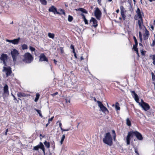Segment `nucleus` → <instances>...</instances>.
<instances>
[{
    "mask_svg": "<svg viewBox=\"0 0 155 155\" xmlns=\"http://www.w3.org/2000/svg\"><path fill=\"white\" fill-rule=\"evenodd\" d=\"M104 143L109 146H111L113 144V139L110 133L108 132L104 134V138L103 140Z\"/></svg>",
    "mask_w": 155,
    "mask_h": 155,
    "instance_id": "nucleus-1",
    "label": "nucleus"
},
{
    "mask_svg": "<svg viewBox=\"0 0 155 155\" xmlns=\"http://www.w3.org/2000/svg\"><path fill=\"white\" fill-rule=\"evenodd\" d=\"M23 57L22 61L25 63H30L32 61L33 59L32 55L28 52L25 53Z\"/></svg>",
    "mask_w": 155,
    "mask_h": 155,
    "instance_id": "nucleus-2",
    "label": "nucleus"
},
{
    "mask_svg": "<svg viewBox=\"0 0 155 155\" xmlns=\"http://www.w3.org/2000/svg\"><path fill=\"white\" fill-rule=\"evenodd\" d=\"M137 131H131L128 132L126 137V143L127 145H129L130 144V138H132L134 136H136Z\"/></svg>",
    "mask_w": 155,
    "mask_h": 155,
    "instance_id": "nucleus-3",
    "label": "nucleus"
},
{
    "mask_svg": "<svg viewBox=\"0 0 155 155\" xmlns=\"http://www.w3.org/2000/svg\"><path fill=\"white\" fill-rule=\"evenodd\" d=\"M11 54L14 63L16 61L17 57L19 54L18 51L16 49H13L11 52Z\"/></svg>",
    "mask_w": 155,
    "mask_h": 155,
    "instance_id": "nucleus-4",
    "label": "nucleus"
},
{
    "mask_svg": "<svg viewBox=\"0 0 155 155\" xmlns=\"http://www.w3.org/2000/svg\"><path fill=\"white\" fill-rule=\"evenodd\" d=\"M139 105L145 111L148 110L150 108L149 105L147 103L144 102L142 99H141V102L139 103Z\"/></svg>",
    "mask_w": 155,
    "mask_h": 155,
    "instance_id": "nucleus-5",
    "label": "nucleus"
},
{
    "mask_svg": "<svg viewBox=\"0 0 155 155\" xmlns=\"http://www.w3.org/2000/svg\"><path fill=\"white\" fill-rule=\"evenodd\" d=\"M97 102L98 104V106L99 107L100 109L102 112L105 113H109V111L107 109L104 107L102 103L99 101H97Z\"/></svg>",
    "mask_w": 155,
    "mask_h": 155,
    "instance_id": "nucleus-6",
    "label": "nucleus"
},
{
    "mask_svg": "<svg viewBox=\"0 0 155 155\" xmlns=\"http://www.w3.org/2000/svg\"><path fill=\"white\" fill-rule=\"evenodd\" d=\"M39 148L41 149L42 150L44 155H45V153L44 147L42 143L41 142H40L39 144H38L37 146L34 147L33 150H38Z\"/></svg>",
    "mask_w": 155,
    "mask_h": 155,
    "instance_id": "nucleus-7",
    "label": "nucleus"
},
{
    "mask_svg": "<svg viewBox=\"0 0 155 155\" xmlns=\"http://www.w3.org/2000/svg\"><path fill=\"white\" fill-rule=\"evenodd\" d=\"M101 12L98 8H96L94 12V15L97 20H100L101 17Z\"/></svg>",
    "mask_w": 155,
    "mask_h": 155,
    "instance_id": "nucleus-8",
    "label": "nucleus"
},
{
    "mask_svg": "<svg viewBox=\"0 0 155 155\" xmlns=\"http://www.w3.org/2000/svg\"><path fill=\"white\" fill-rule=\"evenodd\" d=\"M130 91L131 93L132 97L134 98L136 102L138 103L139 104L140 103L139 102V97L135 93V91Z\"/></svg>",
    "mask_w": 155,
    "mask_h": 155,
    "instance_id": "nucleus-9",
    "label": "nucleus"
},
{
    "mask_svg": "<svg viewBox=\"0 0 155 155\" xmlns=\"http://www.w3.org/2000/svg\"><path fill=\"white\" fill-rule=\"evenodd\" d=\"M3 71L6 72L7 76H9L12 73L11 68L10 67H3Z\"/></svg>",
    "mask_w": 155,
    "mask_h": 155,
    "instance_id": "nucleus-10",
    "label": "nucleus"
},
{
    "mask_svg": "<svg viewBox=\"0 0 155 155\" xmlns=\"http://www.w3.org/2000/svg\"><path fill=\"white\" fill-rule=\"evenodd\" d=\"M8 89V85L6 84L4 87V92L3 94V97H5V95H9V93Z\"/></svg>",
    "mask_w": 155,
    "mask_h": 155,
    "instance_id": "nucleus-11",
    "label": "nucleus"
},
{
    "mask_svg": "<svg viewBox=\"0 0 155 155\" xmlns=\"http://www.w3.org/2000/svg\"><path fill=\"white\" fill-rule=\"evenodd\" d=\"M39 58V61H48V58H46L45 55L44 54H41L40 55Z\"/></svg>",
    "mask_w": 155,
    "mask_h": 155,
    "instance_id": "nucleus-12",
    "label": "nucleus"
},
{
    "mask_svg": "<svg viewBox=\"0 0 155 155\" xmlns=\"http://www.w3.org/2000/svg\"><path fill=\"white\" fill-rule=\"evenodd\" d=\"M48 11L49 12H53L54 14H56L57 12V9L54 6H52L49 8Z\"/></svg>",
    "mask_w": 155,
    "mask_h": 155,
    "instance_id": "nucleus-13",
    "label": "nucleus"
},
{
    "mask_svg": "<svg viewBox=\"0 0 155 155\" xmlns=\"http://www.w3.org/2000/svg\"><path fill=\"white\" fill-rule=\"evenodd\" d=\"M136 13L137 15V17L138 18H142V14H143L142 12H141L139 8L137 9L136 11Z\"/></svg>",
    "mask_w": 155,
    "mask_h": 155,
    "instance_id": "nucleus-14",
    "label": "nucleus"
},
{
    "mask_svg": "<svg viewBox=\"0 0 155 155\" xmlns=\"http://www.w3.org/2000/svg\"><path fill=\"white\" fill-rule=\"evenodd\" d=\"M93 22V26L94 28H96L97 26V24L96 20L95 18L92 17L90 20V22Z\"/></svg>",
    "mask_w": 155,
    "mask_h": 155,
    "instance_id": "nucleus-15",
    "label": "nucleus"
},
{
    "mask_svg": "<svg viewBox=\"0 0 155 155\" xmlns=\"http://www.w3.org/2000/svg\"><path fill=\"white\" fill-rule=\"evenodd\" d=\"M137 139L140 140H142L143 137L141 134L138 131H137L136 136Z\"/></svg>",
    "mask_w": 155,
    "mask_h": 155,
    "instance_id": "nucleus-16",
    "label": "nucleus"
},
{
    "mask_svg": "<svg viewBox=\"0 0 155 155\" xmlns=\"http://www.w3.org/2000/svg\"><path fill=\"white\" fill-rule=\"evenodd\" d=\"M145 33L143 34V37L144 40H147L148 38L149 35V31L146 29L145 31Z\"/></svg>",
    "mask_w": 155,
    "mask_h": 155,
    "instance_id": "nucleus-17",
    "label": "nucleus"
},
{
    "mask_svg": "<svg viewBox=\"0 0 155 155\" xmlns=\"http://www.w3.org/2000/svg\"><path fill=\"white\" fill-rule=\"evenodd\" d=\"M7 54H2L0 59L1 60L3 61L4 64L5 63V60L7 58Z\"/></svg>",
    "mask_w": 155,
    "mask_h": 155,
    "instance_id": "nucleus-18",
    "label": "nucleus"
},
{
    "mask_svg": "<svg viewBox=\"0 0 155 155\" xmlns=\"http://www.w3.org/2000/svg\"><path fill=\"white\" fill-rule=\"evenodd\" d=\"M20 39V38L19 37L18 38L16 39H15L12 40V43L13 44L15 45H18V44L19 41Z\"/></svg>",
    "mask_w": 155,
    "mask_h": 155,
    "instance_id": "nucleus-19",
    "label": "nucleus"
},
{
    "mask_svg": "<svg viewBox=\"0 0 155 155\" xmlns=\"http://www.w3.org/2000/svg\"><path fill=\"white\" fill-rule=\"evenodd\" d=\"M28 95L27 94H25L23 92H18L17 94V96L19 97H26L28 96Z\"/></svg>",
    "mask_w": 155,
    "mask_h": 155,
    "instance_id": "nucleus-20",
    "label": "nucleus"
},
{
    "mask_svg": "<svg viewBox=\"0 0 155 155\" xmlns=\"http://www.w3.org/2000/svg\"><path fill=\"white\" fill-rule=\"evenodd\" d=\"M149 57L153 60L152 63L153 65H155V54L150 55Z\"/></svg>",
    "mask_w": 155,
    "mask_h": 155,
    "instance_id": "nucleus-21",
    "label": "nucleus"
},
{
    "mask_svg": "<svg viewBox=\"0 0 155 155\" xmlns=\"http://www.w3.org/2000/svg\"><path fill=\"white\" fill-rule=\"evenodd\" d=\"M56 14L59 15H65V12L64 10L62 9H60L58 10V11H57L56 12Z\"/></svg>",
    "mask_w": 155,
    "mask_h": 155,
    "instance_id": "nucleus-22",
    "label": "nucleus"
},
{
    "mask_svg": "<svg viewBox=\"0 0 155 155\" xmlns=\"http://www.w3.org/2000/svg\"><path fill=\"white\" fill-rule=\"evenodd\" d=\"M139 19H140L138 21V24L139 28L141 29L142 28V25L143 23V19L142 18Z\"/></svg>",
    "mask_w": 155,
    "mask_h": 155,
    "instance_id": "nucleus-23",
    "label": "nucleus"
},
{
    "mask_svg": "<svg viewBox=\"0 0 155 155\" xmlns=\"http://www.w3.org/2000/svg\"><path fill=\"white\" fill-rule=\"evenodd\" d=\"M119 106V104L117 102L115 104V109L117 111L120 110V107Z\"/></svg>",
    "mask_w": 155,
    "mask_h": 155,
    "instance_id": "nucleus-24",
    "label": "nucleus"
},
{
    "mask_svg": "<svg viewBox=\"0 0 155 155\" xmlns=\"http://www.w3.org/2000/svg\"><path fill=\"white\" fill-rule=\"evenodd\" d=\"M78 10L81 11V12H82L83 13L86 14L87 13V11L86 10L83 8H79V9H78Z\"/></svg>",
    "mask_w": 155,
    "mask_h": 155,
    "instance_id": "nucleus-25",
    "label": "nucleus"
},
{
    "mask_svg": "<svg viewBox=\"0 0 155 155\" xmlns=\"http://www.w3.org/2000/svg\"><path fill=\"white\" fill-rule=\"evenodd\" d=\"M126 121L127 125L129 126H131V123L129 118H127L126 120Z\"/></svg>",
    "mask_w": 155,
    "mask_h": 155,
    "instance_id": "nucleus-26",
    "label": "nucleus"
},
{
    "mask_svg": "<svg viewBox=\"0 0 155 155\" xmlns=\"http://www.w3.org/2000/svg\"><path fill=\"white\" fill-rule=\"evenodd\" d=\"M44 144L47 148H49L50 145V143L49 142H48L47 141H45L44 143Z\"/></svg>",
    "mask_w": 155,
    "mask_h": 155,
    "instance_id": "nucleus-27",
    "label": "nucleus"
},
{
    "mask_svg": "<svg viewBox=\"0 0 155 155\" xmlns=\"http://www.w3.org/2000/svg\"><path fill=\"white\" fill-rule=\"evenodd\" d=\"M48 35L49 37L52 39H53L54 37V34L53 33H49L48 34Z\"/></svg>",
    "mask_w": 155,
    "mask_h": 155,
    "instance_id": "nucleus-28",
    "label": "nucleus"
},
{
    "mask_svg": "<svg viewBox=\"0 0 155 155\" xmlns=\"http://www.w3.org/2000/svg\"><path fill=\"white\" fill-rule=\"evenodd\" d=\"M41 3L43 5H46L47 4V2L46 0H40Z\"/></svg>",
    "mask_w": 155,
    "mask_h": 155,
    "instance_id": "nucleus-29",
    "label": "nucleus"
},
{
    "mask_svg": "<svg viewBox=\"0 0 155 155\" xmlns=\"http://www.w3.org/2000/svg\"><path fill=\"white\" fill-rule=\"evenodd\" d=\"M120 13H124L125 11V9L122 6H120Z\"/></svg>",
    "mask_w": 155,
    "mask_h": 155,
    "instance_id": "nucleus-30",
    "label": "nucleus"
},
{
    "mask_svg": "<svg viewBox=\"0 0 155 155\" xmlns=\"http://www.w3.org/2000/svg\"><path fill=\"white\" fill-rule=\"evenodd\" d=\"M65 135L64 134L62 136V137L61 138V140L60 142V143L61 145L62 144L65 138Z\"/></svg>",
    "mask_w": 155,
    "mask_h": 155,
    "instance_id": "nucleus-31",
    "label": "nucleus"
},
{
    "mask_svg": "<svg viewBox=\"0 0 155 155\" xmlns=\"http://www.w3.org/2000/svg\"><path fill=\"white\" fill-rule=\"evenodd\" d=\"M40 95L38 93H37L36 94V97L35 98L34 101L35 102H37L38 101V99L39 98Z\"/></svg>",
    "mask_w": 155,
    "mask_h": 155,
    "instance_id": "nucleus-32",
    "label": "nucleus"
},
{
    "mask_svg": "<svg viewBox=\"0 0 155 155\" xmlns=\"http://www.w3.org/2000/svg\"><path fill=\"white\" fill-rule=\"evenodd\" d=\"M35 110L39 114V116L41 117H42V116L41 113V112L40 110H38V109H36L35 108Z\"/></svg>",
    "mask_w": 155,
    "mask_h": 155,
    "instance_id": "nucleus-33",
    "label": "nucleus"
},
{
    "mask_svg": "<svg viewBox=\"0 0 155 155\" xmlns=\"http://www.w3.org/2000/svg\"><path fill=\"white\" fill-rule=\"evenodd\" d=\"M73 20V17L70 15H69L68 17V21L69 22H71Z\"/></svg>",
    "mask_w": 155,
    "mask_h": 155,
    "instance_id": "nucleus-34",
    "label": "nucleus"
},
{
    "mask_svg": "<svg viewBox=\"0 0 155 155\" xmlns=\"http://www.w3.org/2000/svg\"><path fill=\"white\" fill-rule=\"evenodd\" d=\"M22 49L23 50L27 49L28 48V46L27 45L25 44H23L22 46Z\"/></svg>",
    "mask_w": 155,
    "mask_h": 155,
    "instance_id": "nucleus-35",
    "label": "nucleus"
},
{
    "mask_svg": "<svg viewBox=\"0 0 155 155\" xmlns=\"http://www.w3.org/2000/svg\"><path fill=\"white\" fill-rule=\"evenodd\" d=\"M139 37L140 42H141L142 40V35L140 31L139 32Z\"/></svg>",
    "mask_w": 155,
    "mask_h": 155,
    "instance_id": "nucleus-36",
    "label": "nucleus"
},
{
    "mask_svg": "<svg viewBox=\"0 0 155 155\" xmlns=\"http://www.w3.org/2000/svg\"><path fill=\"white\" fill-rule=\"evenodd\" d=\"M121 13V15L122 16V18L123 19V20H125L126 19V16L125 15L124 13Z\"/></svg>",
    "mask_w": 155,
    "mask_h": 155,
    "instance_id": "nucleus-37",
    "label": "nucleus"
},
{
    "mask_svg": "<svg viewBox=\"0 0 155 155\" xmlns=\"http://www.w3.org/2000/svg\"><path fill=\"white\" fill-rule=\"evenodd\" d=\"M70 48L71 49H72V50H73L72 52H73V53H74V52L75 51V49H74V45H71V46H70Z\"/></svg>",
    "mask_w": 155,
    "mask_h": 155,
    "instance_id": "nucleus-38",
    "label": "nucleus"
},
{
    "mask_svg": "<svg viewBox=\"0 0 155 155\" xmlns=\"http://www.w3.org/2000/svg\"><path fill=\"white\" fill-rule=\"evenodd\" d=\"M29 49L31 51H34L35 50V49L34 48L31 46H30L29 47Z\"/></svg>",
    "mask_w": 155,
    "mask_h": 155,
    "instance_id": "nucleus-39",
    "label": "nucleus"
},
{
    "mask_svg": "<svg viewBox=\"0 0 155 155\" xmlns=\"http://www.w3.org/2000/svg\"><path fill=\"white\" fill-rule=\"evenodd\" d=\"M134 151L135 153L137 154V155H139V153L138 152L137 149V148H134Z\"/></svg>",
    "mask_w": 155,
    "mask_h": 155,
    "instance_id": "nucleus-40",
    "label": "nucleus"
},
{
    "mask_svg": "<svg viewBox=\"0 0 155 155\" xmlns=\"http://www.w3.org/2000/svg\"><path fill=\"white\" fill-rule=\"evenodd\" d=\"M60 49L61 51V53L62 54L64 53V50L63 48L62 47H61L60 48Z\"/></svg>",
    "mask_w": 155,
    "mask_h": 155,
    "instance_id": "nucleus-41",
    "label": "nucleus"
},
{
    "mask_svg": "<svg viewBox=\"0 0 155 155\" xmlns=\"http://www.w3.org/2000/svg\"><path fill=\"white\" fill-rule=\"evenodd\" d=\"M81 15L82 17L83 18V20L86 19L84 14L83 13H81Z\"/></svg>",
    "mask_w": 155,
    "mask_h": 155,
    "instance_id": "nucleus-42",
    "label": "nucleus"
},
{
    "mask_svg": "<svg viewBox=\"0 0 155 155\" xmlns=\"http://www.w3.org/2000/svg\"><path fill=\"white\" fill-rule=\"evenodd\" d=\"M155 45V39L153 40L152 44L151 45V46L152 47L154 46Z\"/></svg>",
    "mask_w": 155,
    "mask_h": 155,
    "instance_id": "nucleus-43",
    "label": "nucleus"
},
{
    "mask_svg": "<svg viewBox=\"0 0 155 155\" xmlns=\"http://www.w3.org/2000/svg\"><path fill=\"white\" fill-rule=\"evenodd\" d=\"M84 21L85 24H88V21L86 19L84 20Z\"/></svg>",
    "mask_w": 155,
    "mask_h": 155,
    "instance_id": "nucleus-44",
    "label": "nucleus"
},
{
    "mask_svg": "<svg viewBox=\"0 0 155 155\" xmlns=\"http://www.w3.org/2000/svg\"><path fill=\"white\" fill-rule=\"evenodd\" d=\"M6 41L7 42H9L10 43H12V40H10L8 39H7L6 40Z\"/></svg>",
    "mask_w": 155,
    "mask_h": 155,
    "instance_id": "nucleus-45",
    "label": "nucleus"
},
{
    "mask_svg": "<svg viewBox=\"0 0 155 155\" xmlns=\"http://www.w3.org/2000/svg\"><path fill=\"white\" fill-rule=\"evenodd\" d=\"M133 39H134V40L135 43L137 42V39H136V38L135 37V36H134L133 37Z\"/></svg>",
    "mask_w": 155,
    "mask_h": 155,
    "instance_id": "nucleus-46",
    "label": "nucleus"
},
{
    "mask_svg": "<svg viewBox=\"0 0 155 155\" xmlns=\"http://www.w3.org/2000/svg\"><path fill=\"white\" fill-rule=\"evenodd\" d=\"M12 96L13 97H14V100H16V101H17V99L15 97V96L13 95V94H12Z\"/></svg>",
    "mask_w": 155,
    "mask_h": 155,
    "instance_id": "nucleus-47",
    "label": "nucleus"
},
{
    "mask_svg": "<svg viewBox=\"0 0 155 155\" xmlns=\"http://www.w3.org/2000/svg\"><path fill=\"white\" fill-rule=\"evenodd\" d=\"M54 117H52L51 118H50V119H49L48 120H49V121H52L54 118Z\"/></svg>",
    "mask_w": 155,
    "mask_h": 155,
    "instance_id": "nucleus-48",
    "label": "nucleus"
},
{
    "mask_svg": "<svg viewBox=\"0 0 155 155\" xmlns=\"http://www.w3.org/2000/svg\"><path fill=\"white\" fill-rule=\"evenodd\" d=\"M133 49H134L135 51H137L138 50V48H133Z\"/></svg>",
    "mask_w": 155,
    "mask_h": 155,
    "instance_id": "nucleus-49",
    "label": "nucleus"
},
{
    "mask_svg": "<svg viewBox=\"0 0 155 155\" xmlns=\"http://www.w3.org/2000/svg\"><path fill=\"white\" fill-rule=\"evenodd\" d=\"M74 53V56L75 57V58H77V56H76V54L75 52V51L74 52V53Z\"/></svg>",
    "mask_w": 155,
    "mask_h": 155,
    "instance_id": "nucleus-50",
    "label": "nucleus"
},
{
    "mask_svg": "<svg viewBox=\"0 0 155 155\" xmlns=\"http://www.w3.org/2000/svg\"><path fill=\"white\" fill-rule=\"evenodd\" d=\"M79 155H84V152L83 151H81Z\"/></svg>",
    "mask_w": 155,
    "mask_h": 155,
    "instance_id": "nucleus-51",
    "label": "nucleus"
},
{
    "mask_svg": "<svg viewBox=\"0 0 155 155\" xmlns=\"http://www.w3.org/2000/svg\"><path fill=\"white\" fill-rule=\"evenodd\" d=\"M112 133L113 135H114L115 134V131L114 130H112Z\"/></svg>",
    "mask_w": 155,
    "mask_h": 155,
    "instance_id": "nucleus-52",
    "label": "nucleus"
},
{
    "mask_svg": "<svg viewBox=\"0 0 155 155\" xmlns=\"http://www.w3.org/2000/svg\"><path fill=\"white\" fill-rule=\"evenodd\" d=\"M58 94V93L57 92H55V93H54L53 94V96H55L57 94Z\"/></svg>",
    "mask_w": 155,
    "mask_h": 155,
    "instance_id": "nucleus-53",
    "label": "nucleus"
},
{
    "mask_svg": "<svg viewBox=\"0 0 155 155\" xmlns=\"http://www.w3.org/2000/svg\"><path fill=\"white\" fill-rule=\"evenodd\" d=\"M59 126L60 128H61V127H62V124L61 122L59 123Z\"/></svg>",
    "mask_w": 155,
    "mask_h": 155,
    "instance_id": "nucleus-54",
    "label": "nucleus"
},
{
    "mask_svg": "<svg viewBox=\"0 0 155 155\" xmlns=\"http://www.w3.org/2000/svg\"><path fill=\"white\" fill-rule=\"evenodd\" d=\"M113 138H114V140H115V138H116V134H115L114 135H113Z\"/></svg>",
    "mask_w": 155,
    "mask_h": 155,
    "instance_id": "nucleus-55",
    "label": "nucleus"
},
{
    "mask_svg": "<svg viewBox=\"0 0 155 155\" xmlns=\"http://www.w3.org/2000/svg\"><path fill=\"white\" fill-rule=\"evenodd\" d=\"M54 62L55 64H56L57 62V61H56L55 59H54Z\"/></svg>",
    "mask_w": 155,
    "mask_h": 155,
    "instance_id": "nucleus-56",
    "label": "nucleus"
},
{
    "mask_svg": "<svg viewBox=\"0 0 155 155\" xmlns=\"http://www.w3.org/2000/svg\"><path fill=\"white\" fill-rule=\"evenodd\" d=\"M116 12H117V13H118L119 12V9H117L116 11Z\"/></svg>",
    "mask_w": 155,
    "mask_h": 155,
    "instance_id": "nucleus-57",
    "label": "nucleus"
},
{
    "mask_svg": "<svg viewBox=\"0 0 155 155\" xmlns=\"http://www.w3.org/2000/svg\"><path fill=\"white\" fill-rule=\"evenodd\" d=\"M61 130L62 131H64V129L62 128V127H61V128H60Z\"/></svg>",
    "mask_w": 155,
    "mask_h": 155,
    "instance_id": "nucleus-58",
    "label": "nucleus"
},
{
    "mask_svg": "<svg viewBox=\"0 0 155 155\" xmlns=\"http://www.w3.org/2000/svg\"><path fill=\"white\" fill-rule=\"evenodd\" d=\"M53 146H52V147L53 149L55 147H54V143H53V144H52Z\"/></svg>",
    "mask_w": 155,
    "mask_h": 155,
    "instance_id": "nucleus-59",
    "label": "nucleus"
},
{
    "mask_svg": "<svg viewBox=\"0 0 155 155\" xmlns=\"http://www.w3.org/2000/svg\"><path fill=\"white\" fill-rule=\"evenodd\" d=\"M136 52V53L138 55H139V54H138V50H137V51H135Z\"/></svg>",
    "mask_w": 155,
    "mask_h": 155,
    "instance_id": "nucleus-60",
    "label": "nucleus"
},
{
    "mask_svg": "<svg viewBox=\"0 0 155 155\" xmlns=\"http://www.w3.org/2000/svg\"><path fill=\"white\" fill-rule=\"evenodd\" d=\"M134 45H136L137 46V45H138V43H137V42L135 43V44Z\"/></svg>",
    "mask_w": 155,
    "mask_h": 155,
    "instance_id": "nucleus-61",
    "label": "nucleus"
},
{
    "mask_svg": "<svg viewBox=\"0 0 155 155\" xmlns=\"http://www.w3.org/2000/svg\"><path fill=\"white\" fill-rule=\"evenodd\" d=\"M69 130V129H64V131H68Z\"/></svg>",
    "mask_w": 155,
    "mask_h": 155,
    "instance_id": "nucleus-62",
    "label": "nucleus"
},
{
    "mask_svg": "<svg viewBox=\"0 0 155 155\" xmlns=\"http://www.w3.org/2000/svg\"><path fill=\"white\" fill-rule=\"evenodd\" d=\"M139 45L140 46H143V45H142V44L141 43H139Z\"/></svg>",
    "mask_w": 155,
    "mask_h": 155,
    "instance_id": "nucleus-63",
    "label": "nucleus"
},
{
    "mask_svg": "<svg viewBox=\"0 0 155 155\" xmlns=\"http://www.w3.org/2000/svg\"><path fill=\"white\" fill-rule=\"evenodd\" d=\"M84 59V58H83L82 56L81 57V60H82Z\"/></svg>",
    "mask_w": 155,
    "mask_h": 155,
    "instance_id": "nucleus-64",
    "label": "nucleus"
}]
</instances>
